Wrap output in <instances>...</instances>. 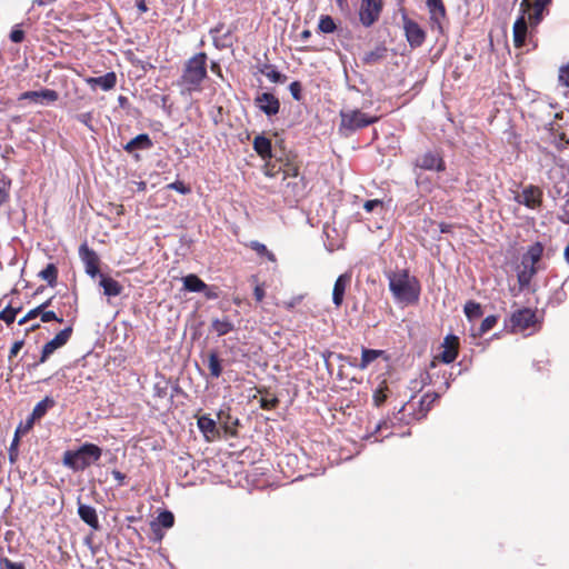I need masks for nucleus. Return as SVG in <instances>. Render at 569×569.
<instances>
[{
    "label": "nucleus",
    "mask_w": 569,
    "mask_h": 569,
    "mask_svg": "<svg viewBox=\"0 0 569 569\" xmlns=\"http://www.w3.org/2000/svg\"><path fill=\"white\" fill-rule=\"evenodd\" d=\"M389 281V290L393 298L401 303H413L420 296V284L416 277L407 269H399L386 273Z\"/></svg>",
    "instance_id": "obj_1"
},
{
    "label": "nucleus",
    "mask_w": 569,
    "mask_h": 569,
    "mask_svg": "<svg viewBox=\"0 0 569 569\" xmlns=\"http://www.w3.org/2000/svg\"><path fill=\"white\" fill-rule=\"evenodd\" d=\"M550 2L551 0H522L520 2L522 16L519 17L513 24V43L517 48L525 44L527 34V21L525 16L527 14L531 26L539 24L543 18V11Z\"/></svg>",
    "instance_id": "obj_2"
},
{
    "label": "nucleus",
    "mask_w": 569,
    "mask_h": 569,
    "mask_svg": "<svg viewBox=\"0 0 569 569\" xmlns=\"http://www.w3.org/2000/svg\"><path fill=\"white\" fill-rule=\"evenodd\" d=\"M207 77V56L203 52L197 53L187 60L179 86L182 93L191 94L200 91L201 83Z\"/></svg>",
    "instance_id": "obj_3"
},
{
    "label": "nucleus",
    "mask_w": 569,
    "mask_h": 569,
    "mask_svg": "<svg viewBox=\"0 0 569 569\" xmlns=\"http://www.w3.org/2000/svg\"><path fill=\"white\" fill-rule=\"evenodd\" d=\"M102 450L93 443H84L77 450H68L63 455V465L74 471L84 470L97 462Z\"/></svg>",
    "instance_id": "obj_4"
},
{
    "label": "nucleus",
    "mask_w": 569,
    "mask_h": 569,
    "mask_svg": "<svg viewBox=\"0 0 569 569\" xmlns=\"http://www.w3.org/2000/svg\"><path fill=\"white\" fill-rule=\"evenodd\" d=\"M339 131L342 134H349L361 128L375 123L378 118L369 116L358 109H343L340 111Z\"/></svg>",
    "instance_id": "obj_5"
},
{
    "label": "nucleus",
    "mask_w": 569,
    "mask_h": 569,
    "mask_svg": "<svg viewBox=\"0 0 569 569\" xmlns=\"http://www.w3.org/2000/svg\"><path fill=\"white\" fill-rule=\"evenodd\" d=\"M305 183L303 179L298 176L297 170L292 174L284 173L281 191L287 201L292 202L297 201L300 197L303 196Z\"/></svg>",
    "instance_id": "obj_6"
},
{
    "label": "nucleus",
    "mask_w": 569,
    "mask_h": 569,
    "mask_svg": "<svg viewBox=\"0 0 569 569\" xmlns=\"http://www.w3.org/2000/svg\"><path fill=\"white\" fill-rule=\"evenodd\" d=\"M381 9V0H362L359 10L360 22L365 27L372 26L379 19Z\"/></svg>",
    "instance_id": "obj_7"
},
{
    "label": "nucleus",
    "mask_w": 569,
    "mask_h": 569,
    "mask_svg": "<svg viewBox=\"0 0 569 569\" xmlns=\"http://www.w3.org/2000/svg\"><path fill=\"white\" fill-rule=\"evenodd\" d=\"M71 333L72 329L66 328L61 330L58 335H56L53 339H51L43 346L39 361L33 363L31 367L36 368L39 363L46 362L50 355H52L57 349L61 348L68 342V340L71 337Z\"/></svg>",
    "instance_id": "obj_8"
},
{
    "label": "nucleus",
    "mask_w": 569,
    "mask_h": 569,
    "mask_svg": "<svg viewBox=\"0 0 569 569\" xmlns=\"http://www.w3.org/2000/svg\"><path fill=\"white\" fill-rule=\"evenodd\" d=\"M403 30L411 48H418L422 46L426 40L425 30L413 20L408 17H403Z\"/></svg>",
    "instance_id": "obj_9"
},
{
    "label": "nucleus",
    "mask_w": 569,
    "mask_h": 569,
    "mask_svg": "<svg viewBox=\"0 0 569 569\" xmlns=\"http://www.w3.org/2000/svg\"><path fill=\"white\" fill-rule=\"evenodd\" d=\"M79 256L84 264L86 273L94 278L99 273V257L97 253L88 248L87 244H81Z\"/></svg>",
    "instance_id": "obj_10"
},
{
    "label": "nucleus",
    "mask_w": 569,
    "mask_h": 569,
    "mask_svg": "<svg viewBox=\"0 0 569 569\" xmlns=\"http://www.w3.org/2000/svg\"><path fill=\"white\" fill-rule=\"evenodd\" d=\"M427 8L430 14L431 28L442 32V22L446 19V8L442 0H427Z\"/></svg>",
    "instance_id": "obj_11"
},
{
    "label": "nucleus",
    "mask_w": 569,
    "mask_h": 569,
    "mask_svg": "<svg viewBox=\"0 0 569 569\" xmlns=\"http://www.w3.org/2000/svg\"><path fill=\"white\" fill-rule=\"evenodd\" d=\"M536 321V313L528 308L520 309L512 313L511 325L516 331H523L530 328Z\"/></svg>",
    "instance_id": "obj_12"
},
{
    "label": "nucleus",
    "mask_w": 569,
    "mask_h": 569,
    "mask_svg": "<svg viewBox=\"0 0 569 569\" xmlns=\"http://www.w3.org/2000/svg\"><path fill=\"white\" fill-rule=\"evenodd\" d=\"M542 192L539 188L529 186L518 193L515 199L518 203L525 204L530 209H536L541 203Z\"/></svg>",
    "instance_id": "obj_13"
},
{
    "label": "nucleus",
    "mask_w": 569,
    "mask_h": 569,
    "mask_svg": "<svg viewBox=\"0 0 569 569\" xmlns=\"http://www.w3.org/2000/svg\"><path fill=\"white\" fill-rule=\"evenodd\" d=\"M59 94L52 89H42L39 91H26L20 94L19 100H30L34 103H52L57 101Z\"/></svg>",
    "instance_id": "obj_14"
},
{
    "label": "nucleus",
    "mask_w": 569,
    "mask_h": 569,
    "mask_svg": "<svg viewBox=\"0 0 569 569\" xmlns=\"http://www.w3.org/2000/svg\"><path fill=\"white\" fill-rule=\"evenodd\" d=\"M256 104L267 116H274L279 112V100L269 92H263L256 98Z\"/></svg>",
    "instance_id": "obj_15"
},
{
    "label": "nucleus",
    "mask_w": 569,
    "mask_h": 569,
    "mask_svg": "<svg viewBox=\"0 0 569 569\" xmlns=\"http://www.w3.org/2000/svg\"><path fill=\"white\" fill-rule=\"evenodd\" d=\"M84 81L93 90L99 87L103 91H109L116 87L117 76L114 72H108L101 77L86 78Z\"/></svg>",
    "instance_id": "obj_16"
},
{
    "label": "nucleus",
    "mask_w": 569,
    "mask_h": 569,
    "mask_svg": "<svg viewBox=\"0 0 569 569\" xmlns=\"http://www.w3.org/2000/svg\"><path fill=\"white\" fill-rule=\"evenodd\" d=\"M458 338L456 336H447L443 340L442 347L443 350L439 355V359L443 363H451L456 360L458 356Z\"/></svg>",
    "instance_id": "obj_17"
},
{
    "label": "nucleus",
    "mask_w": 569,
    "mask_h": 569,
    "mask_svg": "<svg viewBox=\"0 0 569 569\" xmlns=\"http://www.w3.org/2000/svg\"><path fill=\"white\" fill-rule=\"evenodd\" d=\"M350 281L351 276L349 273H342L337 278L332 290V302L336 307L342 305L345 292Z\"/></svg>",
    "instance_id": "obj_18"
},
{
    "label": "nucleus",
    "mask_w": 569,
    "mask_h": 569,
    "mask_svg": "<svg viewBox=\"0 0 569 569\" xmlns=\"http://www.w3.org/2000/svg\"><path fill=\"white\" fill-rule=\"evenodd\" d=\"M417 166L426 170L442 171L445 163L442 159L433 152L425 153L417 162Z\"/></svg>",
    "instance_id": "obj_19"
},
{
    "label": "nucleus",
    "mask_w": 569,
    "mask_h": 569,
    "mask_svg": "<svg viewBox=\"0 0 569 569\" xmlns=\"http://www.w3.org/2000/svg\"><path fill=\"white\" fill-rule=\"evenodd\" d=\"M78 515L83 522L90 526L92 529L97 530L99 528V519L97 516V511L93 507L79 503Z\"/></svg>",
    "instance_id": "obj_20"
},
{
    "label": "nucleus",
    "mask_w": 569,
    "mask_h": 569,
    "mask_svg": "<svg viewBox=\"0 0 569 569\" xmlns=\"http://www.w3.org/2000/svg\"><path fill=\"white\" fill-rule=\"evenodd\" d=\"M210 328L218 337H222L234 330V323L228 317L214 318Z\"/></svg>",
    "instance_id": "obj_21"
},
{
    "label": "nucleus",
    "mask_w": 569,
    "mask_h": 569,
    "mask_svg": "<svg viewBox=\"0 0 569 569\" xmlns=\"http://www.w3.org/2000/svg\"><path fill=\"white\" fill-rule=\"evenodd\" d=\"M99 286L107 297H117L122 291V286L118 281L104 274H100Z\"/></svg>",
    "instance_id": "obj_22"
},
{
    "label": "nucleus",
    "mask_w": 569,
    "mask_h": 569,
    "mask_svg": "<svg viewBox=\"0 0 569 569\" xmlns=\"http://www.w3.org/2000/svg\"><path fill=\"white\" fill-rule=\"evenodd\" d=\"M537 270V266H533L531 263H523V260L521 259V263L518 267V282L521 288H525L530 283Z\"/></svg>",
    "instance_id": "obj_23"
},
{
    "label": "nucleus",
    "mask_w": 569,
    "mask_h": 569,
    "mask_svg": "<svg viewBox=\"0 0 569 569\" xmlns=\"http://www.w3.org/2000/svg\"><path fill=\"white\" fill-rule=\"evenodd\" d=\"M183 289L189 292H202V290L207 289V283H204L198 276L188 274L182 278Z\"/></svg>",
    "instance_id": "obj_24"
},
{
    "label": "nucleus",
    "mask_w": 569,
    "mask_h": 569,
    "mask_svg": "<svg viewBox=\"0 0 569 569\" xmlns=\"http://www.w3.org/2000/svg\"><path fill=\"white\" fill-rule=\"evenodd\" d=\"M152 146V142L148 134L141 133L136 138L131 139L126 146L124 150L128 152H132L136 149H148Z\"/></svg>",
    "instance_id": "obj_25"
},
{
    "label": "nucleus",
    "mask_w": 569,
    "mask_h": 569,
    "mask_svg": "<svg viewBox=\"0 0 569 569\" xmlns=\"http://www.w3.org/2000/svg\"><path fill=\"white\" fill-rule=\"evenodd\" d=\"M542 252L543 247L541 243L537 242L530 246L527 252L522 256L523 263H531L533 266H537V263L541 259Z\"/></svg>",
    "instance_id": "obj_26"
},
{
    "label": "nucleus",
    "mask_w": 569,
    "mask_h": 569,
    "mask_svg": "<svg viewBox=\"0 0 569 569\" xmlns=\"http://www.w3.org/2000/svg\"><path fill=\"white\" fill-rule=\"evenodd\" d=\"M56 406V401L53 398L47 396L44 397L41 401H39L33 410H32V413H33V419H41L42 417H44L48 412L49 409L53 408Z\"/></svg>",
    "instance_id": "obj_27"
},
{
    "label": "nucleus",
    "mask_w": 569,
    "mask_h": 569,
    "mask_svg": "<svg viewBox=\"0 0 569 569\" xmlns=\"http://www.w3.org/2000/svg\"><path fill=\"white\" fill-rule=\"evenodd\" d=\"M253 149L262 158H268L271 156V142L263 136H258L254 138Z\"/></svg>",
    "instance_id": "obj_28"
},
{
    "label": "nucleus",
    "mask_w": 569,
    "mask_h": 569,
    "mask_svg": "<svg viewBox=\"0 0 569 569\" xmlns=\"http://www.w3.org/2000/svg\"><path fill=\"white\" fill-rule=\"evenodd\" d=\"M198 428L207 439H210L216 433V422L207 416H202L198 419Z\"/></svg>",
    "instance_id": "obj_29"
},
{
    "label": "nucleus",
    "mask_w": 569,
    "mask_h": 569,
    "mask_svg": "<svg viewBox=\"0 0 569 569\" xmlns=\"http://www.w3.org/2000/svg\"><path fill=\"white\" fill-rule=\"evenodd\" d=\"M208 369L212 378H219L222 373L221 360L216 351L208 355Z\"/></svg>",
    "instance_id": "obj_30"
},
{
    "label": "nucleus",
    "mask_w": 569,
    "mask_h": 569,
    "mask_svg": "<svg viewBox=\"0 0 569 569\" xmlns=\"http://www.w3.org/2000/svg\"><path fill=\"white\" fill-rule=\"evenodd\" d=\"M382 355L381 350L362 349L361 361L358 366L359 369L365 370L371 362Z\"/></svg>",
    "instance_id": "obj_31"
},
{
    "label": "nucleus",
    "mask_w": 569,
    "mask_h": 569,
    "mask_svg": "<svg viewBox=\"0 0 569 569\" xmlns=\"http://www.w3.org/2000/svg\"><path fill=\"white\" fill-rule=\"evenodd\" d=\"M386 47L380 46L371 51L366 52L362 60L365 63H377L386 57Z\"/></svg>",
    "instance_id": "obj_32"
},
{
    "label": "nucleus",
    "mask_w": 569,
    "mask_h": 569,
    "mask_svg": "<svg viewBox=\"0 0 569 569\" xmlns=\"http://www.w3.org/2000/svg\"><path fill=\"white\" fill-rule=\"evenodd\" d=\"M57 273L58 271L54 264L49 263L43 270L40 271L39 276L50 286H53L57 281Z\"/></svg>",
    "instance_id": "obj_33"
},
{
    "label": "nucleus",
    "mask_w": 569,
    "mask_h": 569,
    "mask_svg": "<svg viewBox=\"0 0 569 569\" xmlns=\"http://www.w3.org/2000/svg\"><path fill=\"white\" fill-rule=\"evenodd\" d=\"M336 23L330 16H321L318 29L323 33H332L336 30Z\"/></svg>",
    "instance_id": "obj_34"
},
{
    "label": "nucleus",
    "mask_w": 569,
    "mask_h": 569,
    "mask_svg": "<svg viewBox=\"0 0 569 569\" xmlns=\"http://www.w3.org/2000/svg\"><path fill=\"white\" fill-rule=\"evenodd\" d=\"M465 313L469 319H476L481 317V306L477 302L469 301L465 306Z\"/></svg>",
    "instance_id": "obj_35"
},
{
    "label": "nucleus",
    "mask_w": 569,
    "mask_h": 569,
    "mask_svg": "<svg viewBox=\"0 0 569 569\" xmlns=\"http://www.w3.org/2000/svg\"><path fill=\"white\" fill-rule=\"evenodd\" d=\"M157 520L158 523L163 528H171L174 523L173 513L168 510L160 512Z\"/></svg>",
    "instance_id": "obj_36"
},
{
    "label": "nucleus",
    "mask_w": 569,
    "mask_h": 569,
    "mask_svg": "<svg viewBox=\"0 0 569 569\" xmlns=\"http://www.w3.org/2000/svg\"><path fill=\"white\" fill-rule=\"evenodd\" d=\"M386 387H380L378 388L375 392H373V396H372V399H373V403L377 406V407H380L387 399V393H386Z\"/></svg>",
    "instance_id": "obj_37"
},
{
    "label": "nucleus",
    "mask_w": 569,
    "mask_h": 569,
    "mask_svg": "<svg viewBox=\"0 0 569 569\" xmlns=\"http://www.w3.org/2000/svg\"><path fill=\"white\" fill-rule=\"evenodd\" d=\"M496 323H497V317H495V316L486 317L481 322L480 332L485 333V332L491 330Z\"/></svg>",
    "instance_id": "obj_38"
},
{
    "label": "nucleus",
    "mask_w": 569,
    "mask_h": 569,
    "mask_svg": "<svg viewBox=\"0 0 569 569\" xmlns=\"http://www.w3.org/2000/svg\"><path fill=\"white\" fill-rule=\"evenodd\" d=\"M76 119L83 123L89 130L93 131L92 126V113L91 112H83L76 116Z\"/></svg>",
    "instance_id": "obj_39"
},
{
    "label": "nucleus",
    "mask_w": 569,
    "mask_h": 569,
    "mask_svg": "<svg viewBox=\"0 0 569 569\" xmlns=\"http://www.w3.org/2000/svg\"><path fill=\"white\" fill-rule=\"evenodd\" d=\"M252 248L260 254H266L269 260L274 261V254L270 251H268L267 247L263 243L260 242H252Z\"/></svg>",
    "instance_id": "obj_40"
},
{
    "label": "nucleus",
    "mask_w": 569,
    "mask_h": 569,
    "mask_svg": "<svg viewBox=\"0 0 569 569\" xmlns=\"http://www.w3.org/2000/svg\"><path fill=\"white\" fill-rule=\"evenodd\" d=\"M49 302H50V301H47V302L42 303L41 306H39L38 308H36V309H33V310L29 311V312L27 313V316H24V317L19 321V323H20V325H23V323H24V322H27L29 319H32V318L37 317L38 315H40V312H41L46 307H48Z\"/></svg>",
    "instance_id": "obj_41"
},
{
    "label": "nucleus",
    "mask_w": 569,
    "mask_h": 569,
    "mask_svg": "<svg viewBox=\"0 0 569 569\" xmlns=\"http://www.w3.org/2000/svg\"><path fill=\"white\" fill-rule=\"evenodd\" d=\"M16 315H17V310L11 309V308H6L4 310H2L0 312V319L9 325L14 321Z\"/></svg>",
    "instance_id": "obj_42"
},
{
    "label": "nucleus",
    "mask_w": 569,
    "mask_h": 569,
    "mask_svg": "<svg viewBox=\"0 0 569 569\" xmlns=\"http://www.w3.org/2000/svg\"><path fill=\"white\" fill-rule=\"evenodd\" d=\"M438 397L439 396L437 393L425 395L420 400L421 407L426 408V410H429L432 403L438 399Z\"/></svg>",
    "instance_id": "obj_43"
},
{
    "label": "nucleus",
    "mask_w": 569,
    "mask_h": 569,
    "mask_svg": "<svg viewBox=\"0 0 569 569\" xmlns=\"http://www.w3.org/2000/svg\"><path fill=\"white\" fill-rule=\"evenodd\" d=\"M167 188L176 190L181 194H187L190 192V188L187 187L182 181H174L172 183H169Z\"/></svg>",
    "instance_id": "obj_44"
},
{
    "label": "nucleus",
    "mask_w": 569,
    "mask_h": 569,
    "mask_svg": "<svg viewBox=\"0 0 569 569\" xmlns=\"http://www.w3.org/2000/svg\"><path fill=\"white\" fill-rule=\"evenodd\" d=\"M292 98L297 101L301 99V84L298 81H293L289 86Z\"/></svg>",
    "instance_id": "obj_45"
},
{
    "label": "nucleus",
    "mask_w": 569,
    "mask_h": 569,
    "mask_svg": "<svg viewBox=\"0 0 569 569\" xmlns=\"http://www.w3.org/2000/svg\"><path fill=\"white\" fill-rule=\"evenodd\" d=\"M42 322L49 321H58L62 322V319L59 318L53 311H44V309L40 312Z\"/></svg>",
    "instance_id": "obj_46"
},
{
    "label": "nucleus",
    "mask_w": 569,
    "mask_h": 569,
    "mask_svg": "<svg viewBox=\"0 0 569 569\" xmlns=\"http://www.w3.org/2000/svg\"><path fill=\"white\" fill-rule=\"evenodd\" d=\"M560 219L563 222L569 223V192L566 193V201L561 208Z\"/></svg>",
    "instance_id": "obj_47"
},
{
    "label": "nucleus",
    "mask_w": 569,
    "mask_h": 569,
    "mask_svg": "<svg viewBox=\"0 0 569 569\" xmlns=\"http://www.w3.org/2000/svg\"><path fill=\"white\" fill-rule=\"evenodd\" d=\"M18 442H19V429H17L14 438H13V441H12L10 448H9V456H10V460L11 461H14V458L17 456Z\"/></svg>",
    "instance_id": "obj_48"
},
{
    "label": "nucleus",
    "mask_w": 569,
    "mask_h": 569,
    "mask_svg": "<svg viewBox=\"0 0 569 569\" xmlns=\"http://www.w3.org/2000/svg\"><path fill=\"white\" fill-rule=\"evenodd\" d=\"M266 77L272 82H281L284 80V76L274 69L266 72Z\"/></svg>",
    "instance_id": "obj_49"
},
{
    "label": "nucleus",
    "mask_w": 569,
    "mask_h": 569,
    "mask_svg": "<svg viewBox=\"0 0 569 569\" xmlns=\"http://www.w3.org/2000/svg\"><path fill=\"white\" fill-rule=\"evenodd\" d=\"M378 207L382 208V201L379 199L368 200L363 204V208L367 212H371Z\"/></svg>",
    "instance_id": "obj_50"
},
{
    "label": "nucleus",
    "mask_w": 569,
    "mask_h": 569,
    "mask_svg": "<svg viewBox=\"0 0 569 569\" xmlns=\"http://www.w3.org/2000/svg\"><path fill=\"white\" fill-rule=\"evenodd\" d=\"M23 38L24 32L21 29L16 28L10 32V40L12 42L19 43L23 40Z\"/></svg>",
    "instance_id": "obj_51"
},
{
    "label": "nucleus",
    "mask_w": 569,
    "mask_h": 569,
    "mask_svg": "<svg viewBox=\"0 0 569 569\" xmlns=\"http://www.w3.org/2000/svg\"><path fill=\"white\" fill-rule=\"evenodd\" d=\"M9 182L8 183H3L1 187H0V206H2L4 202H7L8 198H9Z\"/></svg>",
    "instance_id": "obj_52"
},
{
    "label": "nucleus",
    "mask_w": 569,
    "mask_h": 569,
    "mask_svg": "<svg viewBox=\"0 0 569 569\" xmlns=\"http://www.w3.org/2000/svg\"><path fill=\"white\" fill-rule=\"evenodd\" d=\"M559 80L567 87H569V66L562 67L559 72Z\"/></svg>",
    "instance_id": "obj_53"
},
{
    "label": "nucleus",
    "mask_w": 569,
    "mask_h": 569,
    "mask_svg": "<svg viewBox=\"0 0 569 569\" xmlns=\"http://www.w3.org/2000/svg\"><path fill=\"white\" fill-rule=\"evenodd\" d=\"M1 563L4 567V569H26L21 562H13L9 559L2 560Z\"/></svg>",
    "instance_id": "obj_54"
},
{
    "label": "nucleus",
    "mask_w": 569,
    "mask_h": 569,
    "mask_svg": "<svg viewBox=\"0 0 569 569\" xmlns=\"http://www.w3.org/2000/svg\"><path fill=\"white\" fill-rule=\"evenodd\" d=\"M22 347H23V341L22 340L16 341L11 346V349H10V352H9V359L16 357L19 353V351L22 349Z\"/></svg>",
    "instance_id": "obj_55"
},
{
    "label": "nucleus",
    "mask_w": 569,
    "mask_h": 569,
    "mask_svg": "<svg viewBox=\"0 0 569 569\" xmlns=\"http://www.w3.org/2000/svg\"><path fill=\"white\" fill-rule=\"evenodd\" d=\"M202 292L204 293L206 298L210 300L217 299L219 297L217 288L209 287L208 284L207 289L202 290Z\"/></svg>",
    "instance_id": "obj_56"
},
{
    "label": "nucleus",
    "mask_w": 569,
    "mask_h": 569,
    "mask_svg": "<svg viewBox=\"0 0 569 569\" xmlns=\"http://www.w3.org/2000/svg\"><path fill=\"white\" fill-rule=\"evenodd\" d=\"M112 476L118 481L119 486H122L124 483L126 476L119 470H113Z\"/></svg>",
    "instance_id": "obj_57"
},
{
    "label": "nucleus",
    "mask_w": 569,
    "mask_h": 569,
    "mask_svg": "<svg viewBox=\"0 0 569 569\" xmlns=\"http://www.w3.org/2000/svg\"><path fill=\"white\" fill-rule=\"evenodd\" d=\"M276 403H277L276 399H272V400L262 399L261 400V407L263 409H271L276 406Z\"/></svg>",
    "instance_id": "obj_58"
},
{
    "label": "nucleus",
    "mask_w": 569,
    "mask_h": 569,
    "mask_svg": "<svg viewBox=\"0 0 569 569\" xmlns=\"http://www.w3.org/2000/svg\"><path fill=\"white\" fill-rule=\"evenodd\" d=\"M254 297L257 301H261L263 299L264 290L260 286L254 288Z\"/></svg>",
    "instance_id": "obj_59"
},
{
    "label": "nucleus",
    "mask_w": 569,
    "mask_h": 569,
    "mask_svg": "<svg viewBox=\"0 0 569 569\" xmlns=\"http://www.w3.org/2000/svg\"><path fill=\"white\" fill-rule=\"evenodd\" d=\"M39 419H33V413L31 412L30 417L27 419L24 425V431H28L32 428L33 423Z\"/></svg>",
    "instance_id": "obj_60"
},
{
    "label": "nucleus",
    "mask_w": 569,
    "mask_h": 569,
    "mask_svg": "<svg viewBox=\"0 0 569 569\" xmlns=\"http://www.w3.org/2000/svg\"><path fill=\"white\" fill-rule=\"evenodd\" d=\"M39 419H33V413L31 412L30 417L27 419L24 425V431H28L32 428L33 423Z\"/></svg>",
    "instance_id": "obj_61"
},
{
    "label": "nucleus",
    "mask_w": 569,
    "mask_h": 569,
    "mask_svg": "<svg viewBox=\"0 0 569 569\" xmlns=\"http://www.w3.org/2000/svg\"><path fill=\"white\" fill-rule=\"evenodd\" d=\"M137 7H138L139 11H141V12H146L148 10V7L143 0H139L137 2Z\"/></svg>",
    "instance_id": "obj_62"
},
{
    "label": "nucleus",
    "mask_w": 569,
    "mask_h": 569,
    "mask_svg": "<svg viewBox=\"0 0 569 569\" xmlns=\"http://www.w3.org/2000/svg\"><path fill=\"white\" fill-rule=\"evenodd\" d=\"M211 70H212V72L217 73L218 76H221V69L217 62L211 63Z\"/></svg>",
    "instance_id": "obj_63"
},
{
    "label": "nucleus",
    "mask_w": 569,
    "mask_h": 569,
    "mask_svg": "<svg viewBox=\"0 0 569 569\" xmlns=\"http://www.w3.org/2000/svg\"><path fill=\"white\" fill-rule=\"evenodd\" d=\"M310 37H311V31H310V30H303V31L301 32V38H302L303 40H307V39H309Z\"/></svg>",
    "instance_id": "obj_64"
}]
</instances>
